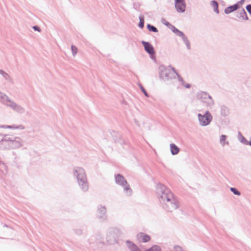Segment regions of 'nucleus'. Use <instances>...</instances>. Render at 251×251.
<instances>
[{"instance_id": "9d476101", "label": "nucleus", "mask_w": 251, "mask_h": 251, "mask_svg": "<svg viewBox=\"0 0 251 251\" xmlns=\"http://www.w3.org/2000/svg\"><path fill=\"white\" fill-rule=\"evenodd\" d=\"M170 149L171 153L173 155L177 154L179 151V149L174 144H170Z\"/></svg>"}, {"instance_id": "1a4fd4ad", "label": "nucleus", "mask_w": 251, "mask_h": 251, "mask_svg": "<svg viewBox=\"0 0 251 251\" xmlns=\"http://www.w3.org/2000/svg\"><path fill=\"white\" fill-rule=\"evenodd\" d=\"M238 4H236L234 5L229 6V7H227L226 8L225 10V12L226 14H229V13L237 10L238 9Z\"/></svg>"}, {"instance_id": "5701e85b", "label": "nucleus", "mask_w": 251, "mask_h": 251, "mask_svg": "<svg viewBox=\"0 0 251 251\" xmlns=\"http://www.w3.org/2000/svg\"><path fill=\"white\" fill-rule=\"evenodd\" d=\"M133 251H141L135 245H133Z\"/></svg>"}, {"instance_id": "dca6fc26", "label": "nucleus", "mask_w": 251, "mask_h": 251, "mask_svg": "<svg viewBox=\"0 0 251 251\" xmlns=\"http://www.w3.org/2000/svg\"><path fill=\"white\" fill-rule=\"evenodd\" d=\"M105 208L104 207H101L99 209V212L100 214V216H101V214H104L105 213Z\"/></svg>"}, {"instance_id": "4468645a", "label": "nucleus", "mask_w": 251, "mask_h": 251, "mask_svg": "<svg viewBox=\"0 0 251 251\" xmlns=\"http://www.w3.org/2000/svg\"><path fill=\"white\" fill-rule=\"evenodd\" d=\"M148 28L150 31H151L155 32H156L158 31L157 28L155 27H154L152 25H148Z\"/></svg>"}, {"instance_id": "aec40b11", "label": "nucleus", "mask_w": 251, "mask_h": 251, "mask_svg": "<svg viewBox=\"0 0 251 251\" xmlns=\"http://www.w3.org/2000/svg\"><path fill=\"white\" fill-rule=\"evenodd\" d=\"M246 9L249 13L251 15V5H249L246 7Z\"/></svg>"}, {"instance_id": "f03ea898", "label": "nucleus", "mask_w": 251, "mask_h": 251, "mask_svg": "<svg viewBox=\"0 0 251 251\" xmlns=\"http://www.w3.org/2000/svg\"><path fill=\"white\" fill-rule=\"evenodd\" d=\"M78 172L79 173V174L77 175L79 185L80 187L81 190L83 192H85L88 189V186L86 181L84 171L82 169L79 168L78 170H76V173H77Z\"/></svg>"}, {"instance_id": "7ed1b4c3", "label": "nucleus", "mask_w": 251, "mask_h": 251, "mask_svg": "<svg viewBox=\"0 0 251 251\" xmlns=\"http://www.w3.org/2000/svg\"><path fill=\"white\" fill-rule=\"evenodd\" d=\"M198 99L205 103L207 106L213 104V100L208 94L204 92H201L198 94Z\"/></svg>"}, {"instance_id": "20e7f679", "label": "nucleus", "mask_w": 251, "mask_h": 251, "mask_svg": "<svg viewBox=\"0 0 251 251\" xmlns=\"http://www.w3.org/2000/svg\"><path fill=\"white\" fill-rule=\"evenodd\" d=\"M199 120L201 126H207L211 122L212 117L208 112H206L204 115H198Z\"/></svg>"}, {"instance_id": "f257e3e1", "label": "nucleus", "mask_w": 251, "mask_h": 251, "mask_svg": "<svg viewBox=\"0 0 251 251\" xmlns=\"http://www.w3.org/2000/svg\"><path fill=\"white\" fill-rule=\"evenodd\" d=\"M160 201L163 207L168 211H172L178 207V202L175 199L173 194L168 189H165L160 196Z\"/></svg>"}, {"instance_id": "6ab92c4d", "label": "nucleus", "mask_w": 251, "mask_h": 251, "mask_svg": "<svg viewBox=\"0 0 251 251\" xmlns=\"http://www.w3.org/2000/svg\"><path fill=\"white\" fill-rule=\"evenodd\" d=\"M72 50L74 54H75L76 53L77 49L76 47L72 46Z\"/></svg>"}, {"instance_id": "b1692460", "label": "nucleus", "mask_w": 251, "mask_h": 251, "mask_svg": "<svg viewBox=\"0 0 251 251\" xmlns=\"http://www.w3.org/2000/svg\"><path fill=\"white\" fill-rule=\"evenodd\" d=\"M33 28L35 29V30H36L38 31H40V29L39 27L38 26H33Z\"/></svg>"}, {"instance_id": "ddd939ff", "label": "nucleus", "mask_w": 251, "mask_h": 251, "mask_svg": "<svg viewBox=\"0 0 251 251\" xmlns=\"http://www.w3.org/2000/svg\"><path fill=\"white\" fill-rule=\"evenodd\" d=\"M171 72V69L169 68L165 69L164 71H162L161 75L163 76L164 75H166L167 76H168V74Z\"/></svg>"}, {"instance_id": "a211bd4d", "label": "nucleus", "mask_w": 251, "mask_h": 251, "mask_svg": "<svg viewBox=\"0 0 251 251\" xmlns=\"http://www.w3.org/2000/svg\"><path fill=\"white\" fill-rule=\"evenodd\" d=\"M144 19L143 18H140V22H139V27H140L141 28H143L144 27Z\"/></svg>"}, {"instance_id": "6e6552de", "label": "nucleus", "mask_w": 251, "mask_h": 251, "mask_svg": "<svg viewBox=\"0 0 251 251\" xmlns=\"http://www.w3.org/2000/svg\"><path fill=\"white\" fill-rule=\"evenodd\" d=\"M142 44L144 45L145 49L147 52L150 54H153L154 53V48L150 43L143 41Z\"/></svg>"}, {"instance_id": "423d86ee", "label": "nucleus", "mask_w": 251, "mask_h": 251, "mask_svg": "<svg viewBox=\"0 0 251 251\" xmlns=\"http://www.w3.org/2000/svg\"><path fill=\"white\" fill-rule=\"evenodd\" d=\"M175 7L178 12H184L186 7L184 0H175Z\"/></svg>"}, {"instance_id": "0eeeda50", "label": "nucleus", "mask_w": 251, "mask_h": 251, "mask_svg": "<svg viewBox=\"0 0 251 251\" xmlns=\"http://www.w3.org/2000/svg\"><path fill=\"white\" fill-rule=\"evenodd\" d=\"M137 239L139 242L146 243L149 242L151 237L145 233L140 232L137 235Z\"/></svg>"}, {"instance_id": "39448f33", "label": "nucleus", "mask_w": 251, "mask_h": 251, "mask_svg": "<svg viewBox=\"0 0 251 251\" xmlns=\"http://www.w3.org/2000/svg\"><path fill=\"white\" fill-rule=\"evenodd\" d=\"M115 181L117 183L121 185L126 186L125 187V190L126 191H129L130 192H131V190L130 188L129 185L127 184V181L123 176L120 174L117 175L115 176Z\"/></svg>"}, {"instance_id": "2eb2a0df", "label": "nucleus", "mask_w": 251, "mask_h": 251, "mask_svg": "<svg viewBox=\"0 0 251 251\" xmlns=\"http://www.w3.org/2000/svg\"><path fill=\"white\" fill-rule=\"evenodd\" d=\"M240 14L241 15V16L243 17V19L244 20L248 19V16L247 15V14H246L245 11L244 9L242 10V11L240 13Z\"/></svg>"}, {"instance_id": "f8f14e48", "label": "nucleus", "mask_w": 251, "mask_h": 251, "mask_svg": "<svg viewBox=\"0 0 251 251\" xmlns=\"http://www.w3.org/2000/svg\"><path fill=\"white\" fill-rule=\"evenodd\" d=\"M146 251H161V249L158 246L154 245L147 250Z\"/></svg>"}, {"instance_id": "9b49d317", "label": "nucleus", "mask_w": 251, "mask_h": 251, "mask_svg": "<svg viewBox=\"0 0 251 251\" xmlns=\"http://www.w3.org/2000/svg\"><path fill=\"white\" fill-rule=\"evenodd\" d=\"M211 5L212 6V7L214 8V11L217 13H219V10H218V4L217 1L215 0H212L211 2Z\"/></svg>"}, {"instance_id": "4be33fe9", "label": "nucleus", "mask_w": 251, "mask_h": 251, "mask_svg": "<svg viewBox=\"0 0 251 251\" xmlns=\"http://www.w3.org/2000/svg\"><path fill=\"white\" fill-rule=\"evenodd\" d=\"M226 136L225 135H222L221 136L220 140L221 142L223 141V142H224L226 140Z\"/></svg>"}, {"instance_id": "a878e982", "label": "nucleus", "mask_w": 251, "mask_h": 251, "mask_svg": "<svg viewBox=\"0 0 251 251\" xmlns=\"http://www.w3.org/2000/svg\"><path fill=\"white\" fill-rule=\"evenodd\" d=\"M250 145L251 146V141L250 142Z\"/></svg>"}, {"instance_id": "f3484780", "label": "nucleus", "mask_w": 251, "mask_h": 251, "mask_svg": "<svg viewBox=\"0 0 251 251\" xmlns=\"http://www.w3.org/2000/svg\"><path fill=\"white\" fill-rule=\"evenodd\" d=\"M230 190L234 194L237 195H240V192L238 191H237L236 189H235L234 188H231Z\"/></svg>"}, {"instance_id": "393cba45", "label": "nucleus", "mask_w": 251, "mask_h": 251, "mask_svg": "<svg viewBox=\"0 0 251 251\" xmlns=\"http://www.w3.org/2000/svg\"><path fill=\"white\" fill-rule=\"evenodd\" d=\"M185 87L186 88H189L190 87V84H186V85H185Z\"/></svg>"}, {"instance_id": "412c9836", "label": "nucleus", "mask_w": 251, "mask_h": 251, "mask_svg": "<svg viewBox=\"0 0 251 251\" xmlns=\"http://www.w3.org/2000/svg\"><path fill=\"white\" fill-rule=\"evenodd\" d=\"M141 89L142 91V92L144 93L145 95L146 96V97H149L147 92L146 91V90H145V89L142 87V86H141Z\"/></svg>"}]
</instances>
